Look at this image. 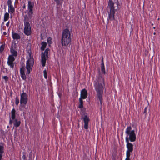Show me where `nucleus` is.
<instances>
[{
	"label": "nucleus",
	"mask_w": 160,
	"mask_h": 160,
	"mask_svg": "<svg viewBox=\"0 0 160 160\" xmlns=\"http://www.w3.org/2000/svg\"><path fill=\"white\" fill-rule=\"evenodd\" d=\"M104 86L103 78L101 76L99 75L94 82V86L97 92V96L99 98L101 106L102 101V95L103 92Z\"/></svg>",
	"instance_id": "f257e3e1"
},
{
	"label": "nucleus",
	"mask_w": 160,
	"mask_h": 160,
	"mask_svg": "<svg viewBox=\"0 0 160 160\" xmlns=\"http://www.w3.org/2000/svg\"><path fill=\"white\" fill-rule=\"evenodd\" d=\"M119 5L118 0H114V3L112 0H109L107 10L108 14V20L112 21L114 20L115 11L117 10Z\"/></svg>",
	"instance_id": "f03ea898"
},
{
	"label": "nucleus",
	"mask_w": 160,
	"mask_h": 160,
	"mask_svg": "<svg viewBox=\"0 0 160 160\" xmlns=\"http://www.w3.org/2000/svg\"><path fill=\"white\" fill-rule=\"evenodd\" d=\"M71 41V33L68 29H64L62 32L61 43L62 46H67Z\"/></svg>",
	"instance_id": "7ed1b4c3"
},
{
	"label": "nucleus",
	"mask_w": 160,
	"mask_h": 160,
	"mask_svg": "<svg viewBox=\"0 0 160 160\" xmlns=\"http://www.w3.org/2000/svg\"><path fill=\"white\" fill-rule=\"evenodd\" d=\"M131 126H128L126 129L125 133L127 136L125 138L126 142L130 141L131 142H133L136 141V136L135 131L132 130Z\"/></svg>",
	"instance_id": "20e7f679"
},
{
	"label": "nucleus",
	"mask_w": 160,
	"mask_h": 160,
	"mask_svg": "<svg viewBox=\"0 0 160 160\" xmlns=\"http://www.w3.org/2000/svg\"><path fill=\"white\" fill-rule=\"evenodd\" d=\"M24 33L26 35L29 36L31 34V28L28 21L24 20Z\"/></svg>",
	"instance_id": "39448f33"
},
{
	"label": "nucleus",
	"mask_w": 160,
	"mask_h": 160,
	"mask_svg": "<svg viewBox=\"0 0 160 160\" xmlns=\"http://www.w3.org/2000/svg\"><path fill=\"white\" fill-rule=\"evenodd\" d=\"M49 51V49H46L44 52H42L41 53V62L42 67L45 66L46 60L48 58V53Z\"/></svg>",
	"instance_id": "423d86ee"
},
{
	"label": "nucleus",
	"mask_w": 160,
	"mask_h": 160,
	"mask_svg": "<svg viewBox=\"0 0 160 160\" xmlns=\"http://www.w3.org/2000/svg\"><path fill=\"white\" fill-rule=\"evenodd\" d=\"M31 57V55H30ZM34 64V60L33 58L30 57V58L27 61L26 68L27 69L28 73H30V70L32 68Z\"/></svg>",
	"instance_id": "0eeeda50"
},
{
	"label": "nucleus",
	"mask_w": 160,
	"mask_h": 160,
	"mask_svg": "<svg viewBox=\"0 0 160 160\" xmlns=\"http://www.w3.org/2000/svg\"><path fill=\"white\" fill-rule=\"evenodd\" d=\"M28 96L27 94L23 92L20 94V103L21 104L26 105L28 102Z\"/></svg>",
	"instance_id": "6e6552de"
},
{
	"label": "nucleus",
	"mask_w": 160,
	"mask_h": 160,
	"mask_svg": "<svg viewBox=\"0 0 160 160\" xmlns=\"http://www.w3.org/2000/svg\"><path fill=\"white\" fill-rule=\"evenodd\" d=\"M15 60V58L12 56H9L7 61V64L11 68L13 69L14 68V63L13 62Z\"/></svg>",
	"instance_id": "1a4fd4ad"
},
{
	"label": "nucleus",
	"mask_w": 160,
	"mask_h": 160,
	"mask_svg": "<svg viewBox=\"0 0 160 160\" xmlns=\"http://www.w3.org/2000/svg\"><path fill=\"white\" fill-rule=\"evenodd\" d=\"M33 13V10H28L27 14L24 16V20L28 21L31 19L32 18Z\"/></svg>",
	"instance_id": "9d476101"
},
{
	"label": "nucleus",
	"mask_w": 160,
	"mask_h": 160,
	"mask_svg": "<svg viewBox=\"0 0 160 160\" xmlns=\"http://www.w3.org/2000/svg\"><path fill=\"white\" fill-rule=\"evenodd\" d=\"M126 142V146L128 148L126 151V154H130V152H132L133 150V145L132 143H130L129 141Z\"/></svg>",
	"instance_id": "9b49d317"
},
{
	"label": "nucleus",
	"mask_w": 160,
	"mask_h": 160,
	"mask_svg": "<svg viewBox=\"0 0 160 160\" xmlns=\"http://www.w3.org/2000/svg\"><path fill=\"white\" fill-rule=\"evenodd\" d=\"M83 121L84 122V128L86 129H87L88 128V122L90 121L89 118L87 115H85L83 118Z\"/></svg>",
	"instance_id": "f8f14e48"
},
{
	"label": "nucleus",
	"mask_w": 160,
	"mask_h": 160,
	"mask_svg": "<svg viewBox=\"0 0 160 160\" xmlns=\"http://www.w3.org/2000/svg\"><path fill=\"white\" fill-rule=\"evenodd\" d=\"M88 96V92L85 89H83L81 91L80 97L79 98L82 99H85Z\"/></svg>",
	"instance_id": "ddd939ff"
},
{
	"label": "nucleus",
	"mask_w": 160,
	"mask_h": 160,
	"mask_svg": "<svg viewBox=\"0 0 160 160\" xmlns=\"http://www.w3.org/2000/svg\"><path fill=\"white\" fill-rule=\"evenodd\" d=\"M15 49L16 48V44L15 43ZM10 52L12 54L11 55H9V56H12V57H16L18 55V52L15 50V49H14L13 48V47L12 46L11 48H10Z\"/></svg>",
	"instance_id": "4468645a"
},
{
	"label": "nucleus",
	"mask_w": 160,
	"mask_h": 160,
	"mask_svg": "<svg viewBox=\"0 0 160 160\" xmlns=\"http://www.w3.org/2000/svg\"><path fill=\"white\" fill-rule=\"evenodd\" d=\"M12 37L13 39L16 40L17 41L20 40L21 38L19 34L13 32H12Z\"/></svg>",
	"instance_id": "2eb2a0df"
},
{
	"label": "nucleus",
	"mask_w": 160,
	"mask_h": 160,
	"mask_svg": "<svg viewBox=\"0 0 160 160\" xmlns=\"http://www.w3.org/2000/svg\"><path fill=\"white\" fill-rule=\"evenodd\" d=\"M13 123L14 126L16 127H18L20 125L21 122L19 120H18L17 119H15L13 120Z\"/></svg>",
	"instance_id": "dca6fc26"
},
{
	"label": "nucleus",
	"mask_w": 160,
	"mask_h": 160,
	"mask_svg": "<svg viewBox=\"0 0 160 160\" xmlns=\"http://www.w3.org/2000/svg\"><path fill=\"white\" fill-rule=\"evenodd\" d=\"M34 7V3L30 1L28 2V10H33V8Z\"/></svg>",
	"instance_id": "f3484780"
},
{
	"label": "nucleus",
	"mask_w": 160,
	"mask_h": 160,
	"mask_svg": "<svg viewBox=\"0 0 160 160\" xmlns=\"http://www.w3.org/2000/svg\"><path fill=\"white\" fill-rule=\"evenodd\" d=\"M101 71L102 72V73L104 74H105V67L104 64V62H103V59L102 58V62L101 64Z\"/></svg>",
	"instance_id": "a211bd4d"
},
{
	"label": "nucleus",
	"mask_w": 160,
	"mask_h": 160,
	"mask_svg": "<svg viewBox=\"0 0 160 160\" xmlns=\"http://www.w3.org/2000/svg\"><path fill=\"white\" fill-rule=\"evenodd\" d=\"M8 12L11 13H13L15 12V8L12 5L8 6Z\"/></svg>",
	"instance_id": "6ab92c4d"
},
{
	"label": "nucleus",
	"mask_w": 160,
	"mask_h": 160,
	"mask_svg": "<svg viewBox=\"0 0 160 160\" xmlns=\"http://www.w3.org/2000/svg\"><path fill=\"white\" fill-rule=\"evenodd\" d=\"M1 145H0V153L3 154L4 152V144L2 142H0Z\"/></svg>",
	"instance_id": "aec40b11"
},
{
	"label": "nucleus",
	"mask_w": 160,
	"mask_h": 160,
	"mask_svg": "<svg viewBox=\"0 0 160 160\" xmlns=\"http://www.w3.org/2000/svg\"><path fill=\"white\" fill-rule=\"evenodd\" d=\"M16 111L14 108H13L11 111V118L12 120H14L15 118Z\"/></svg>",
	"instance_id": "412c9836"
},
{
	"label": "nucleus",
	"mask_w": 160,
	"mask_h": 160,
	"mask_svg": "<svg viewBox=\"0 0 160 160\" xmlns=\"http://www.w3.org/2000/svg\"><path fill=\"white\" fill-rule=\"evenodd\" d=\"M46 42H43L41 43L42 46L41 48V51H43L46 48L47 46Z\"/></svg>",
	"instance_id": "4be33fe9"
},
{
	"label": "nucleus",
	"mask_w": 160,
	"mask_h": 160,
	"mask_svg": "<svg viewBox=\"0 0 160 160\" xmlns=\"http://www.w3.org/2000/svg\"><path fill=\"white\" fill-rule=\"evenodd\" d=\"M9 15L8 13L6 12L4 15V21H7L9 18Z\"/></svg>",
	"instance_id": "5701e85b"
},
{
	"label": "nucleus",
	"mask_w": 160,
	"mask_h": 160,
	"mask_svg": "<svg viewBox=\"0 0 160 160\" xmlns=\"http://www.w3.org/2000/svg\"><path fill=\"white\" fill-rule=\"evenodd\" d=\"M57 5H61L63 2V0H54Z\"/></svg>",
	"instance_id": "b1692460"
},
{
	"label": "nucleus",
	"mask_w": 160,
	"mask_h": 160,
	"mask_svg": "<svg viewBox=\"0 0 160 160\" xmlns=\"http://www.w3.org/2000/svg\"><path fill=\"white\" fill-rule=\"evenodd\" d=\"M24 70H25V68L24 67L22 66L20 68V75L25 74V72H24Z\"/></svg>",
	"instance_id": "393cba45"
},
{
	"label": "nucleus",
	"mask_w": 160,
	"mask_h": 160,
	"mask_svg": "<svg viewBox=\"0 0 160 160\" xmlns=\"http://www.w3.org/2000/svg\"><path fill=\"white\" fill-rule=\"evenodd\" d=\"M5 48V45L4 44H2V45L0 47V52H2L4 49Z\"/></svg>",
	"instance_id": "a878e982"
},
{
	"label": "nucleus",
	"mask_w": 160,
	"mask_h": 160,
	"mask_svg": "<svg viewBox=\"0 0 160 160\" xmlns=\"http://www.w3.org/2000/svg\"><path fill=\"white\" fill-rule=\"evenodd\" d=\"M47 42L48 44H50L52 43V38H48L47 39Z\"/></svg>",
	"instance_id": "bb28decb"
},
{
	"label": "nucleus",
	"mask_w": 160,
	"mask_h": 160,
	"mask_svg": "<svg viewBox=\"0 0 160 160\" xmlns=\"http://www.w3.org/2000/svg\"><path fill=\"white\" fill-rule=\"evenodd\" d=\"M19 103V99L18 97H17L15 98V104L17 105H18V104Z\"/></svg>",
	"instance_id": "cd10ccee"
},
{
	"label": "nucleus",
	"mask_w": 160,
	"mask_h": 160,
	"mask_svg": "<svg viewBox=\"0 0 160 160\" xmlns=\"http://www.w3.org/2000/svg\"><path fill=\"white\" fill-rule=\"evenodd\" d=\"M43 73H44V78L45 79H47V72L46 70H44Z\"/></svg>",
	"instance_id": "c85d7f7f"
},
{
	"label": "nucleus",
	"mask_w": 160,
	"mask_h": 160,
	"mask_svg": "<svg viewBox=\"0 0 160 160\" xmlns=\"http://www.w3.org/2000/svg\"><path fill=\"white\" fill-rule=\"evenodd\" d=\"M2 78L5 80V82H7L8 81V78L7 76H3Z\"/></svg>",
	"instance_id": "c756f323"
},
{
	"label": "nucleus",
	"mask_w": 160,
	"mask_h": 160,
	"mask_svg": "<svg viewBox=\"0 0 160 160\" xmlns=\"http://www.w3.org/2000/svg\"><path fill=\"white\" fill-rule=\"evenodd\" d=\"M21 75L22 78V79H23L24 80H25L26 79L27 77H26V75H25V74L21 75Z\"/></svg>",
	"instance_id": "7c9ffc66"
},
{
	"label": "nucleus",
	"mask_w": 160,
	"mask_h": 160,
	"mask_svg": "<svg viewBox=\"0 0 160 160\" xmlns=\"http://www.w3.org/2000/svg\"><path fill=\"white\" fill-rule=\"evenodd\" d=\"M12 2L11 0H8L7 2V4L8 6L12 5Z\"/></svg>",
	"instance_id": "2f4dec72"
},
{
	"label": "nucleus",
	"mask_w": 160,
	"mask_h": 160,
	"mask_svg": "<svg viewBox=\"0 0 160 160\" xmlns=\"http://www.w3.org/2000/svg\"><path fill=\"white\" fill-rule=\"evenodd\" d=\"M147 108L145 107L144 109L143 113L145 114V116H146L147 114Z\"/></svg>",
	"instance_id": "473e14b6"
},
{
	"label": "nucleus",
	"mask_w": 160,
	"mask_h": 160,
	"mask_svg": "<svg viewBox=\"0 0 160 160\" xmlns=\"http://www.w3.org/2000/svg\"><path fill=\"white\" fill-rule=\"evenodd\" d=\"M130 156V154H126L127 158H126L125 160H130V159L129 158Z\"/></svg>",
	"instance_id": "72a5a7b5"
},
{
	"label": "nucleus",
	"mask_w": 160,
	"mask_h": 160,
	"mask_svg": "<svg viewBox=\"0 0 160 160\" xmlns=\"http://www.w3.org/2000/svg\"><path fill=\"white\" fill-rule=\"evenodd\" d=\"M79 101L80 102V104H81L83 105V101L82 100V99L81 98H79Z\"/></svg>",
	"instance_id": "f704fd0d"
},
{
	"label": "nucleus",
	"mask_w": 160,
	"mask_h": 160,
	"mask_svg": "<svg viewBox=\"0 0 160 160\" xmlns=\"http://www.w3.org/2000/svg\"><path fill=\"white\" fill-rule=\"evenodd\" d=\"M22 158L24 160H25L26 156L25 154H23L22 156Z\"/></svg>",
	"instance_id": "c9c22d12"
},
{
	"label": "nucleus",
	"mask_w": 160,
	"mask_h": 160,
	"mask_svg": "<svg viewBox=\"0 0 160 160\" xmlns=\"http://www.w3.org/2000/svg\"><path fill=\"white\" fill-rule=\"evenodd\" d=\"M78 107L79 108H82L83 107V105L81 104H79L78 106Z\"/></svg>",
	"instance_id": "e433bc0d"
},
{
	"label": "nucleus",
	"mask_w": 160,
	"mask_h": 160,
	"mask_svg": "<svg viewBox=\"0 0 160 160\" xmlns=\"http://www.w3.org/2000/svg\"><path fill=\"white\" fill-rule=\"evenodd\" d=\"M12 122H12V120H11V119H10L9 120V124H12Z\"/></svg>",
	"instance_id": "4c0bfd02"
},
{
	"label": "nucleus",
	"mask_w": 160,
	"mask_h": 160,
	"mask_svg": "<svg viewBox=\"0 0 160 160\" xmlns=\"http://www.w3.org/2000/svg\"><path fill=\"white\" fill-rule=\"evenodd\" d=\"M2 154L0 153V160H2Z\"/></svg>",
	"instance_id": "58836bf2"
},
{
	"label": "nucleus",
	"mask_w": 160,
	"mask_h": 160,
	"mask_svg": "<svg viewBox=\"0 0 160 160\" xmlns=\"http://www.w3.org/2000/svg\"><path fill=\"white\" fill-rule=\"evenodd\" d=\"M10 22L9 21L6 24V26L7 27H8L9 26V25Z\"/></svg>",
	"instance_id": "ea45409f"
},
{
	"label": "nucleus",
	"mask_w": 160,
	"mask_h": 160,
	"mask_svg": "<svg viewBox=\"0 0 160 160\" xmlns=\"http://www.w3.org/2000/svg\"><path fill=\"white\" fill-rule=\"evenodd\" d=\"M25 8H26L25 5V4H24L23 6V9H25Z\"/></svg>",
	"instance_id": "a19ab883"
},
{
	"label": "nucleus",
	"mask_w": 160,
	"mask_h": 160,
	"mask_svg": "<svg viewBox=\"0 0 160 160\" xmlns=\"http://www.w3.org/2000/svg\"><path fill=\"white\" fill-rule=\"evenodd\" d=\"M3 34L5 35H6L7 34V33L6 32H3Z\"/></svg>",
	"instance_id": "79ce46f5"
},
{
	"label": "nucleus",
	"mask_w": 160,
	"mask_h": 160,
	"mask_svg": "<svg viewBox=\"0 0 160 160\" xmlns=\"http://www.w3.org/2000/svg\"><path fill=\"white\" fill-rule=\"evenodd\" d=\"M155 34V32H154V34Z\"/></svg>",
	"instance_id": "37998d69"
},
{
	"label": "nucleus",
	"mask_w": 160,
	"mask_h": 160,
	"mask_svg": "<svg viewBox=\"0 0 160 160\" xmlns=\"http://www.w3.org/2000/svg\"><path fill=\"white\" fill-rule=\"evenodd\" d=\"M153 28L155 29V27H154Z\"/></svg>",
	"instance_id": "c03bdc74"
},
{
	"label": "nucleus",
	"mask_w": 160,
	"mask_h": 160,
	"mask_svg": "<svg viewBox=\"0 0 160 160\" xmlns=\"http://www.w3.org/2000/svg\"><path fill=\"white\" fill-rule=\"evenodd\" d=\"M118 9H119V8H118Z\"/></svg>",
	"instance_id": "a18cd8bd"
}]
</instances>
